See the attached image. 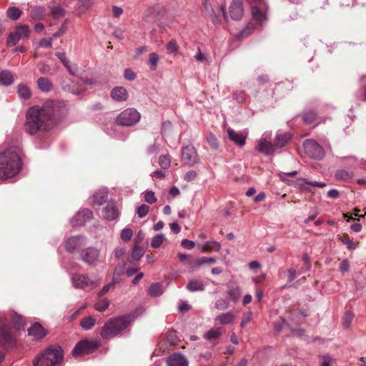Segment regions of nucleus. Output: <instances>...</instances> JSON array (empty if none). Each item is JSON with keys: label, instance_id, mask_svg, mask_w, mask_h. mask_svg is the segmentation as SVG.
Returning a JSON list of instances; mask_svg holds the SVG:
<instances>
[{"label": "nucleus", "instance_id": "27", "mask_svg": "<svg viewBox=\"0 0 366 366\" xmlns=\"http://www.w3.org/2000/svg\"><path fill=\"white\" fill-rule=\"evenodd\" d=\"M234 319L235 315L232 312H227L218 315L214 321H218L219 324L225 325L232 324Z\"/></svg>", "mask_w": 366, "mask_h": 366}, {"label": "nucleus", "instance_id": "38", "mask_svg": "<svg viewBox=\"0 0 366 366\" xmlns=\"http://www.w3.org/2000/svg\"><path fill=\"white\" fill-rule=\"evenodd\" d=\"M335 177L337 179L350 181L352 179L353 174L351 172L345 169H340L336 171Z\"/></svg>", "mask_w": 366, "mask_h": 366}, {"label": "nucleus", "instance_id": "56", "mask_svg": "<svg viewBox=\"0 0 366 366\" xmlns=\"http://www.w3.org/2000/svg\"><path fill=\"white\" fill-rule=\"evenodd\" d=\"M133 236V231L130 228H124L122 229L120 237L121 239L124 242L131 240Z\"/></svg>", "mask_w": 366, "mask_h": 366}, {"label": "nucleus", "instance_id": "53", "mask_svg": "<svg viewBox=\"0 0 366 366\" xmlns=\"http://www.w3.org/2000/svg\"><path fill=\"white\" fill-rule=\"evenodd\" d=\"M149 211V207L147 204H142L137 209V214L139 218L146 217Z\"/></svg>", "mask_w": 366, "mask_h": 366}, {"label": "nucleus", "instance_id": "4", "mask_svg": "<svg viewBox=\"0 0 366 366\" xmlns=\"http://www.w3.org/2000/svg\"><path fill=\"white\" fill-rule=\"evenodd\" d=\"M63 350L61 347H51L34 360V366H61Z\"/></svg>", "mask_w": 366, "mask_h": 366}, {"label": "nucleus", "instance_id": "14", "mask_svg": "<svg viewBox=\"0 0 366 366\" xmlns=\"http://www.w3.org/2000/svg\"><path fill=\"white\" fill-rule=\"evenodd\" d=\"M164 8L160 5H154L149 7L144 13L143 19L146 21H155L158 16L162 15Z\"/></svg>", "mask_w": 366, "mask_h": 366}, {"label": "nucleus", "instance_id": "13", "mask_svg": "<svg viewBox=\"0 0 366 366\" xmlns=\"http://www.w3.org/2000/svg\"><path fill=\"white\" fill-rule=\"evenodd\" d=\"M182 159L189 165H194L197 162V152L193 146L187 145L182 149Z\"/></svg>", "mask_w": 366, "mask_h": 366}, {"label": "nucleus", "instance_id": "51", "mask_svg": "<svg viewBox=\"0 0 366 366\" xmlns=\"http://www.w3.org/2000/svg\"><path fill=\"white\" fill-rule=\"evenodd\" d=\"M229 300L223 298L217 300L214 305V307L218 310H225L229 307Z\"/></svg>", "mask_w": 366, "mask_h": 366}, {"label": "nucleus", "instance_id": "62", "mask_svg": "<svg viewBox=\"0 0 366 366\" xmlns=\"http://www.w3.org/2000/svg\"><path fill=\"white\" fill-rule=\"evenodd\" d=\"M182 246L187 249H192L194 247V242L193 241L184 239L181 242Z\"/></svg>", "mask_w": 366, "mask_h": 366}, {"label": "nucleus", "instance_id": "2", "mask_svg": "<svg viewBox=\"0 0 366 366\" xmlns=\"http://www.w3.org/2000/svg\"><path fill=\"white\" fill-rule=\"evenodd\" d=\"M21 149L12 146L0 153V179L16 176L21 169Z\"/></svg>", "mask_w": 366, "mask_h": 366}, {"label": "nucleus", "instance_id": "49", "mask_svg": "<svg viewBox=\"0 0 366 366\" xmlns=\"http://www.w3.org/2000/svg\"><path fill=\"white\" fill-rule=\"evenodd\" d=\"M159 164L164 169H168L171 165V158L169 155H161L159 158Z\"/></svg>", "mask_w": 366, "mask_h": 366}, {"label": "nucleus", "instance_id": "44", "mask_svg": "<svg viewBox=\"0 0 366 366\" xmlns=\"http://www.w3.org/2000/svg\"><path fill=\"white\" fill-rule=\"evenodd\" d=\"M317 118V113L314 110H307L303 114V121L307 124H310L313 123Z\"/></svg>", "mask_w": 366, "mask_h": 366}, {"label": "nucleus", "instance_id": "57", "mask_svg": "<svg viewBox=\"0 0 366 366\" xmlns=\"http://www.w3.org/2000/svg\"><path fill=\"white\" fill-rule=\"evenodd\" d=\"M144 200L149 204H154L157 202L154 192L152 191H147L144 194Z\"/></svg>", "mask_w": 366, "mask_h": 366}, {"label": "nucleus", "instance_id": "35", "mask_svg": "<svg viewBox=\"0 0 366 366\" xmlns=\"http://www.w3.org/2000/svg\"><path fill=\"white\" fill-rule=\"evenodd\" d=\"M21 14L22 11L19 8L15 6L9 7L6 11L7 17L12 21L18 20L20 18Z\"/></svg>", "mask_w": 366, "mask_h": 366}, {"label": "nucleus", "instance_id": "16", "mask_svg": "<svg viewBox=\"0 0 366 366\" xmlns=\"http://www.w3.org/2000/svg\"><path fill=\"white\" fill-rule=\"evenodd\" d=\"M167 366H188L187 359L180 352H176L167 358Z\"/></svg>", "mask_w": 366, "mask_h": 366}, {"label": "nucleus", "instance_id": "17", "mask_svg": "<svg viewBox=\"0 0 366 366\" xmlns=\"http://www.w3.org/2000/svg\"><path fill=\"white\" fill-rule=\"evenodd\" d=\"M229 15L234 20H239L243 15L242 0H233L229 6Z\"/></svg>", "mask_w": 366, "mask_h": 366}, {"label": "nucleus", "instance_id": "63", "mask_svg": "<svg viewBox=\"0 0 366 366\" xmlns=\"http://www.w3.org/2000/svg\"><path fill=\"white\" fill-rule=\"evenodd\" d=\"M52 40L51 38H44L39 41V46L41 47L49 48L51 46Z\"/></svg>", "mask_w": 366, "mask_h": 366}, {"label": "nucleus", "instance_id": "9", "mask_svg": "<svg viewBox=\"0 0 366 366\" xmlns=\"http://www.w3.org/2000/svg\"><path fill=\"white\" fill-rule=\"evenodd\" d=\"M250 4L253 19L259 23L265 21L268 10L267 2L264 0H250Z\"/></svg>", "mask_w": 366, "mask_h": 366}, {"label": "nucleus", "instance_id": "48", "mask_svg": "<svg viewBox=\"0 0 366 366\" xmlns=\"http://www.w3.org/2000/svg\"><path fill=\"white\" fill-rule=\"evenodd\" d=\"M144 253V248L139 247L138 245H134V247L132 249L131 257L134 260L138 261L143 256Z\"/></svg>", "mask_w": 366, "mask_h": 366}, {"label": "nucleus", "instance_id": "5", "mask_svg": "<svg viewBox=\"0 0 366 366\" xmlns=\"http://www.w3.org/2000/svg\"><path fill=\"white\" fill-rule=\"evenodd\" d=\"M8 323L6 315L0 312V346L4 348L11 347L16 342V334L10 330Z\"/></svg>", "mask_w": 366, "mask_h": 366}, {"label": "nucleus", "instance_id": "6", "mask_svg": "<svg viewBox=\"0 0 366 366\" xmlns=\"http://www.w3.org/2000/svg\"><path fill=\"white\" fill-rule=\"evenodd\" d=\"M31 29L29 25L19 24L10 32L6 39V46H15L19 41L28 39L30 36Z\"/></svg>", "mask_w": 366, "mask_h": 366}, {"label": "nucleus", "instance_id": "3", "mask_svg": "<svg viewBox=\"0 0 366 366\" xmlns=\"http://www.w3.org/2000/svg\"><path fill=\"white\" fill-rule=\"evenodd\" d=\"M130 322L131 317L129 315L111 318L102 327L100 336L104 340L113 338L127 328Z\"/></svg>", "mask_w": 366, "mask_h": 366}, {"label": "nucleus", "instance_id": "28", "mask_svg": "<svg viewBox=\"0 0 366 366\" xmlns=\"http://www.w3.org/2000/svg\"><path fill=\"white\" fill-rule=\"evenodd\" d=\"M28 334L36 339H41L45 335V331L39 323H35L28 330Z\"/></svg>", "mask_w": 366, "mask_h": 366}, {"label": "nucleus", "instance_id": "45", "mask_svg": "<svg viewBox=\"0 0 366 366\" xmlns=\"http://www.w3.org/2000/svg\"><path fill=\"white\" fill-rule=\"evenodd\" d=\"M65 9L61 6H56L51 8V14L54 19H58L65 16Z\"/></svg>", "mask_w": 366, "mask_h": 366}, {"label": "nucleus", "instance_id": "25", "mask_svg": "<svg viewBox=\"0 0 366 366\" xmlns=\"http://www.w3.org/2000/svg\"><path fill=\"white\" fill-rule=\"evenodd\" d=\"M222 18L224 19H227L225 8L224 6H218L215 11L212 9L211 19L214 24H220Z\"/></svg>", "mask_w": 366, "mask_h": 366}, {"label": "nucleus", "instance_id": "1", "mask_svg": "<svg viewBox=\"0 0 366 366\" xmlns=\"http://www.w3.org/2000/svg\"><path fill=\"white\" fill-rule=\"evenodd\" d=\"M58 106L53 101H48L42 106H34L26 112L25 129L30 134L39 131H49L56 124Z\"/></svg>", "mask_w": 366, "mask_h": 366}, {"label": "nucleus", "instance_id": "46", "mask_svg": "<svg viewBox=\"0 0 366 366\" xmlns=\"http://www.w3.org/2000/svg\"><path fill=\"white\" fill-rule=\"evenodd\" d=\"M159 61V56L157 53L152 52L149 55V64L150 69L155 71L157 68V64Z\"/></svg>", "mask_w": 366, "mask_h": 366}, {"label": "nucleus", "instance_id": "10", "mask_svg": "<svg viewBox=\"0 0 366 366\" xmlns=\"http://www.w3.org/2000/svg\"><path fill=\"white\" fill-rule=\"evenodd\" d=\"M81 259L89 266H96L100 262V250L94 247H87L80 252Z\"/></svg>", "mask_w": 366, "mask_h": 366}, {"label": "nucleus", "instance_id": "42", "mask_svg": "<svg viewBox=\"0 0 366 366\" xmlns=\"http://www.w3.org/2000/svg\"><path fill=\"white\" fill-rule=\"evenodd\" d=\"M95 320L92 316H88L86 317L83 318L80 322V326L86 330L92 329L95 325Z\"/></svg>", "mask_w": 366, "mask_h": 366}, {"label": "nucleus", "instance_id": "23", "mask_svg": "<svg viewBox=\"0 0 366 366\" xmlns=\"http://www.w3.org/2000/svg\"><path fill=\"white\" fill-rule=\"evenodd\" d=\"M104 217L109 220H114L119 216V212L114 204H108L103 210Z\"/></svg>", "mask_w": 366, "mask_h": 366}, {"label": "nucleus", "instance_id": "8", "mask_svg": "<svg viewBox=\"0 0 366 366\" xmlns=\"http://www.w3.org/2000/svg\"><path fill=\"white\" fill-rule=\"evenodd\" d=\"M99 346L98 342L94 340H84L77 342L72 350L74 357L89 355L95 352Z\"/></svg>", "mask_w": 366, "mask_h": 366}, {"label": "nucleus", "instance_id": "55", "mask_svg": "<svg viewBox=\"0 0 366 366\" xmlns=\"http://www.w3.org/2000/svg\"><path fill=\"white\" fill-rule=\"evenodd\" d=\"M166 48L169 53L173 54L174 55L177 54V53L179 51V46H178L177 41L174 40L169 41L167 44Z\"/></svg>", "mask_w": 366, "mask_h": 366}, {"label": "nucleus", "instance_id": "34", "mask_svg": "<svg viewBox=\"0 0 366 366\" xmlns=\"http://www.w3.org/2000/svg\"><path fill=\"white\" fill-rule=\"evenodd\" d=\"M221 249V244L216 241L207 242L202 248V252H208L212 251L219 252Z\"/></svg>", "mask_w": 366, "mask_h": 366}, {"label": "nucleus", "instance_id": "31", "mask_svg": "<svg viewBox=\"0 0 366 366\" xmlns=\"http://www.w3.org/2000/svg\"><path fill=\"white\" fill-rule=\"evenodd\" d=\"M38 88L43 92H49L52 89L53 84L46 77H40L36 81Z\"/></svg>", "mask_w": 366, "mask_h": 366}, {"label": "nucleus", "instance_id": "30", "mask_svg": "<svg viewBox=\"0 0 366 366\" xmlns=\"http://www.w3.org/2000/svg\"><path fill=\"white\" fill-rule=\"evenodd\" d=\"M186 288L191 292H199V291H203L205 289L204 284L199 280H190Z\"/></svg>", "mask_w": 366, "mask_h": 366}, {"label": "nucleus", "instance_id": "52", "mask_svg": "<svg viewBox=\"0 0 366 366\" xmlns=\"http://www.w3.org/2000/svg\"><path fill=\"white\" fill-rule=\"evenodd\" d=\"M299 182H300L299 184L302 187H303L304 184H309V185H311L313 187H321V188L325 187L326 186V184L324 182H317V181L309 182L306 179H299Z\"/></svg>", "mask_w": 366, "mask_h": 366}, {"label": "nucleus", "instance_id": "54", "mask_svg": "<svg viewBox=\"0 0 366 366\" xmlns=\"http://www.w3.org/2000/svg\"><path fill=\"white\" fill-rule=\"evenodd\" d=\"M109 305V301L107 299L99 300L95 304V309L99 312H104Z\"/></svg>", "mask_w": 366, "mask_h": 366}, {"label": "nucleus", "instance_id": "41", "mask_svg": "<svg viewBox=\"0 0 366 366\" xmlns=\"http://www.w3.org/2000/svg\"><path fill=\"white\" fill-rule=\"evenodd\" d=\"M227 294L232 301L237 302L242 295V290L239 287H232L228 290Z\"/></svg>", "mask_w": 366, "mask_h": 366}, {"label": "nucleus", "instance_id": "59", "mask_svg": "<svg viewBox=\"0 0 366 366\" xmlns=\"http://www.w3.org/2000/svg\"><path fill=\"white\" fill-rule=\"evenodd\" d=\"M124 77L129 81H133L136 79L137 74L131 69H125L124 72Z\"/></svg>", "mask_w": 366, "mask_h": 366}, {"label": "nucleus", "instance_id": "64", "mask_svg": "<svg viewBox=\"0 0 366 366\" xmlns=\"http://www.w3.org/2000/svg\"><path fill=\"white\" fill-rule=\"evenodd\" d=\"M125 253V249L124 247H117L114 252L113 255L116 259L121 258Z\"/></svg>", "mask_w": 366, "mask_h": 366}, {"label": "nucleus", "instance_id": "43", "mask_svg": "<svg viewBox=\"0 0 366 366\" xmlns=\"http://www.w3.org/2000/svg\"><path fill=\"white\" fill-rule=\"evenodd\" d=\"M221 331L219 328H213L207 331L204 335V337L207 340H212L218 339L221 335Z\"/></svg>", "mask_w": 366, "mask_h": 366}, {"label": "nucleus", "instance_id": "12", "mask_svg": "<svg viewBox=\"0 0 366 366\" xmlns=\"http://www.w3.org/2000/svg\"><path fill=\"white\" fill-rule=\"evenodd\" d=\"M92 217L93 213L90 209H83L72 218L71 224L73 227L83 226L87 221L92 219Z\"/></svg>", "mask_w": 366, "mask_h": 366}, {"label": "nucleus", "instance_id": "22", "mask_svg": "<svg viewBox=\"0 0 366 366\" xmlns=\"http://www.w3.org/2000/svg\"><path fill=\"white\" fill-rule=\"evenodd\" d=\"M217 261L215 257H199L196 259H193L190 261L189 262V267L190 269L194 270L201 266H202L204 264H214Z\"/></svg>", "mask_w": 366, "mask_h": 366}, {"label": "nucleus", "instance_id": "33", "mask_svg": "<svg viewBox=\"0 0 366 366\" xmlns=\"http://www.w3.org/2000/svg\"><path fill=\"white\" fill-rule=\"evenodd\" d=\"M82 239L81 237H71L69 238L66 242V249L69 252H74L80 245V241Z\"/></svg>", "mask_w": 366, "mask_h": 366}, {"label": "nucleus", "instance_id": "15", "mask_svg": "<svg viewBox=\"0 0 366 366\" xmlns=\"http://www.w3.org/2000/svg\"><path fill=\"white\" fill-rule=\"evenodd\" d=\"M72 284L76 288L84 289L94 282L86 274H74L71 277Z\"/></svg>", "mask_w": 366, "mask_h": 366}, {"label": "nucleus", "instance_id": "11", "mask_svg": "<svg viewBox=\"0 0 366 366\" xmlns=\"http://www.w3.org/2000/svg\"><path fill=\"white\" fill-rule=\"evenodd\" d=\"M307 152L314 159H321L325 156V152L322 146L313 139H307L304 142Z\"/></svg>", "mask_w": 366, "mask_h": 366}, {"label": "nucleus", "instance_id": "36", "mask_svg": "<svg viewBox=\"0 0 366 366\" xmlns=\"http://www.w3.org/2000/svg\"><path fill=\"white\" fill-rule=\"evenodd\" d=\"M44 8L41 6H35L31 11V17L35 21L41 20L44 18Z\"/></svg>", "mask_w": 366, "mask_h": 366}, {"label": "nucleus", "instance_id": "24", "mask_svg": "<svg viewBox=\"0 0 366 366\" xmlns=\"http://www.w3.org/2000/svg\"><path fill=\"white\" fill-rule=\"evenodd\" d=\"M14 82L13 73L9 69H4L0 71V84L10 86Z\"/></svg>", "mask_w": 366, "mask_h": 366}, {"label": "nucleus", "instance_id": "40", "mask_svg": "<svg viewBox=\"0 0 366 366\" xmlns=\"http://www.w3.org/2000/svg\"><path fill=\"white\" fill-rule=\"evenodd\" d=\"M338 239L342 244H345L349 250H354L357 247V244L352 242L347 234L340 236Z\"/></svg>", "mask_w": 366, "mask_h": 366}, {"label": "nucleus", "instance_id": "37", "mask_svg": "<svg viewBox=\"0 0 366 366\" xmlns=\"http://www.w3.org/2000/svg\"><path fill=\"white\" fill-rule=\"evenodd\" d=\"M148 293L152 297H158L163 293L162 285L160 283H153L150 285Z\"/></svg>", "mask_w": 366, "mask_h": 366}, {"label": "nucleus", "instance_id": "32", "mask_svg": "<svg viewBox=\"0 0 366 366\" xmlns=\"http://www.w3.org/2000/svg\"><path fill=\"white\" fill-rule=\"evenodd\" d=\"M292 135L290 133L278 134L274 139V147H283L291 139Z\"/></svg>", "mask_w": 366, "mask_h": 366}, {"label": "nucleus", "instance_id": "19", "mask_svg": "<svg viewBox=\"0 0 366 366\" xmlns=\"http://www.w3.org/2000/svg\"><path fill=\"white\" fill-rule=\"evenodd\" d=\"M227 134L229 139L232 141L234 144L239 147H242L245 144V140L247 138V134H244L241 132H237L231 128H228Z\"/></svg>", "mask_w": 366, "mask_h": 366}, {"label": "nucleus", "instance_id": "61", "mask_svg": "<svg viewBox=\"0 0 366 366\" xmlns=\"http://www.w3.org/2000/svg\"><path fill=\"white\" fill-rule=\"evenodd\" d=\"M252 312H247L245 315V317L242 319L241 323H240V327H244L247 324H248L251 320H252Z\"/></svg>", "mask_w": 366, "mask_h": 366}, {"label": "nucleus", "instance_id": "47", "mask_svg": "<svg viewBox=\"0 0 366 366\" xmlns=\"http://www.w3.org/2000/svg\"><path fill=\"white\" fill-rule=\"evenodd\" d=\"M354 318V314L351 311H347L342 317V325L344 328H348Z\"/></svg>", "mask_w": 366, "mask_h": 366}, {"label": "nucleus", "instance_id": "50", "mask_svg": "<svg viewBox=\"0 0 366 366\" xmlns=\"http://www.w3.org/2000/svg\"><path fill=\"white\" fill-rule=\"evenodd\" d=\"M164 239V236L162 234H156L152 239L151 247L153 248H159Z\"/></svg>", "mask_w": 366, "mask_h": 366}, {"label": "nucleus", "instance_id": "60", "mask_svg": "<svg viewBox=\"0 0 366 366\" xmlns=\"http://www.w3.org/2000/svg\"><path fill=\"white\" fill-rule=\"evenodd\" d=\"M234 99L239 103L244 101L246 94L244 91H237L233 94Z\"/></svg>", "mask_w": 366, "mask_h": 366}, {"label": "nucleus", "instance_id": "20", "mask_svg": "<svg viewBox=\"0 0 366 366\" xmlns=\"http://www.w3.org/2000/svg\"><path fill=\"white\" fill-rule=\"evenodd\" d=\"M111 97L115 102H124L128 99V93L124 86H116L111 91Z\"/></svg>", "mask_w": 366, "mask_h": 366}, {"label": "nucleus", "instance_id": "58", "mask_svg": "<svg viewBox=\"0 0 366 366\" xmlns=\"http://www.w3.org/2000/svg\"><path fill=\"white\" fill-rule=\"evenodd\" d=\"M207 139L211 148H212L213 149H217L218 148V141L214 135L210 134L207 137Z\"/></svg>", "mask_w": 366, "mask_h": 366}, {"label": "nucleus", "instance_id": "18", "mask_svg": "<svg viewBox=\"0 0 366 366\" xmlns=\"http://www.w3.org/2000/svg\"><path fill=\"white\" fill-rule=\"evenodd\" d=\"M256 149L265 155H272L275 151V147L270 142L262 138L257 142Z\"/></svg>", "mask_w": 366, "mask_h": 366}, {"label": "nucleus", "instance_id": "21", "mask_svg": "<svg viewBox=\"0 0 366 366\" xmlns=\"http://www.w3.org/2000/svg\"><path fill=\"white\" fill-rule=\"evenodd\" d=\"M4 314L6 315L9 320L11 319L13 327L16 332L24 330L25 322L22 316L15 312L11 313L9 315L6 313Z\"/></svg>", "mask_w": 366, "mask_h": 366}, {"label": "nucleus", "instance_id": "39", "mask_svg": "<svg viewBox=\"0 0 366 366\" xmlns=\"http://www.w3.org/2000/svg\"><path fill=\"white\" fill-rule=\"evenodd\" d=\"M56 56L61 61V63L64 64V66L67 69V70L70 73V74H71L72 76H75L76 74L71 69L69 61L66 59L65 53L56 52Z\"/></svg>", "mask_w": 366, "mask_h": 366}, {"label": "nucleus", "instance_id": "26", "mask_svg": "<svg viewBox=\"0 0 366 366\" xmlns=\"http://www.w3.org/2000/svg\"><path fill=\"white\" fill-rule=\"evenodd\" d=\"M17 94L21 99L27 100L31 97V90L29 86L25 84L21 83L17 86Z\"/></svg>", "mask_w": 366, "mask_h": 366}, {"label": "nucleus", "instance_id": "7", "mask_svg": "<svg viewBox=\"0 0 366 366\" xmlns=\"http://www.w3.org/2000/svg\"><path fill=\"white\" fill-rule=\"evenodd\" d=\"M139 112L134 108H128L122 112L117 117L116 122L121 126L130 127L136 124L140 120Z\"/></svg>", "mask_w": 366, "mask_h": 366}, {"label": "nucleus", "instance_id": "29", "mask_svg": "<svg viewBox=\"0 0 366 366\" xmlns=\"http://www.w3.org/2000/svg\"><path fill=\"white\" fill-rule=\"evenodd\" d=\"M91 199L92 204L102 205L107 200V192L99 190L93 194Z\"/></svg>", "mask_w": 366, "mask_h": 366}]
</instances>
